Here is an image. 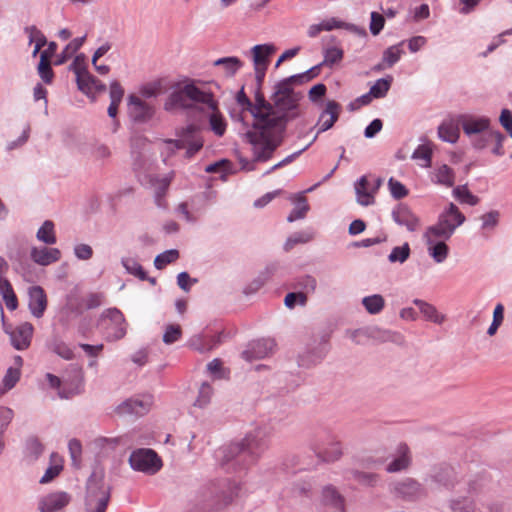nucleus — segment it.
Instances as JSON below:
<instances>
[{
  "label": "nucleus",
  "instance_id": "23",
  "mask_svg": "<svg viewBox=\"0 0 512 512\" xmlns=\"http://www.w3.org/2000/svg\"><path fill=\"white\" fill-rule=\"evenodd\" d=\"M28 308L35 318H41L47 308V296L41 286L35 285L28 289Z\"/></svg>",
  "mask_w": 512,
  "mask_h": 512
},
{
  "label": "nucleus",
  "instance_id": "34",
  "mask_svg": "<svg viewBox=\"0 0 512 512\" xmlns=\"http://www.w3.org/2000/svg\"><path fill=\"white\" fill-rule=\"evenodd\" d=\"M431 179L436 184L452 187L455 182V173L452 168L443 164L434 170Z\"/></svg>",
  "mask_w": 512,
  "mask_h": 512
},
{
  "label": "nucleus",
  "instance_id": "51",
  "mask_svg": "<svg viewBox=\"0 0 512 512\" xmlns=\"http://www.w3.org/2000/svg\"><path fill=\"white\" fill-rule=\"evenodd\" d=\"M38 73L41 79L49 84L51 83L54 73L51 68L50 61L48 59V56L46 55V52H42L40 55V62L38 65Z\"/></svg>",
  "mask_w": 512,
  "mask_h": 512
},
{
  "label": "nucleus",
  "instance_id": "30",
  "mask_svg": "<svg viewBox=\"0 0 512 512\" xmlns=\"http://www.w3.org/2000/svg\"><path fill=\"white\" fill-rule=\"evenodd\" d=\"M431 481L444 488L454 487L456 473L450 466H441L430 476Z\"/></svg>",
  "mask_w": 512,
  "mask_h": 512
},
{
  "label": "nucleus",
  "instance_id": "54",
  "mask_svg": "<svg viewBox=\"0 0 512 512\" xmlns=\"http://www.w3.org/2000/svg\"><path fill=\"white\" fill-rule=\"evenodd\" d=\"M51 350L65 360H71L74 356L72 349L68 344L60 339H54L50 344Z\"/></svg>",
  "mask_w": 512,
  "mask_h": 512
},
{
  "label": "nucleus",
  "instance_id": "62",
  "mask_svg": "<svg viewBox=\"0 0 512 512\" xmlns=\"http://www.w3.org/2000/svg\"><path fill=\"white\" fill-rule=\"evenodd\" d=\"M388 187L391 196L396 200H400L408 195V189L393 177L388 180Z\"/></svg>",
  "mask_w": 512,
  "mask_h": 512
},
{
  "label": "nucleus",
  "instance_id": "38",
  "mask_svg": "<svg viewBox=\"0 0 512 512\" xmlns=\"http://www.w3.org/2000/svg\"><path fill=\"white\" fill-rule=\"evenodd\" d=\"M176 212L182 216V218L188 222V223H196L201 214H202V210L198 207H195L193 205V201L188 202H181L177 208H176Z\"/></svg>",
  "mask_w": 512,
  "mask_h": 512
},
{
  "label": "nucleus",
  "instance_id": "47",
  "mask_svg": "<svg viewBox=\"0 0 512 512\" xmlns=\"http://www.w3.org/2000/svg\"><path fill=\"white\" fill-rule=\"evenodd\" d=\"M393 81L392 76L378 79L370 88V95L374 98H383L387 95Z\"/></svg>",
  "mask_w": 512,
  "mask_h": 512
},
{
  "label": "nucleus",
  "instance_id": "39",
  "mask_svg": "<svg viewBox=\"0 0 512 512\" xmlns=\"http://www.w3.org/2000/svg\"><path fill=\"white\" fill-rule=\"evenodd\" d=\"M45 377L50 387L58 390V396L62 399H69L80 393V390L78 388L70 389L67 388L65 385L62 386L61 379L55 376L54 374L47 373Z\"/></svg>",
  "mask_w": 512,
  "mask_h": 512
},
{
  "label": "nucleus",
  "instance_id": "28",
  "mask_svg": "<svg viewBox=\"0 0 512 512\" xmlns=\"http://www.w3.org/2000/svg\"><path fill=\"white\" fill-rule=\"evenodd\" d=\"M128 443V437L126 435L124 436H118V437H97L92 441V446L95 451H97L98 454H101L103 456L109 455L119 445H126Z\"/></svg>",
  "mask_w": 512,
  "mask_h": 512
},
{
  "label": "nucleus",
  "instance_id": "35",
  "mask_svg": "<svg viewBox=\"0 0 512 512\" xmlns=\"http://www.w3.org/2000/svg\"><path fill=\"white\" fill-rule=\"evenodd\" d=\"M274 52L272 45L263 44L255 45L252 48L253 63L254 67H265L267 68L269 57Z\"/></svg>",
  "mask_w": 512,
  "mask_h": 512
},
{
  "label": "nucleus",
  "instance_id": "25",
  "mask_svg": "<svg viewBox=\"0 0 512 512\" xmlns=\"http://www.w3.org/2000/svg\"><path fill=\"white\" fill-rule=\"evenodd\" d=\"M62 257V253L58 248L54 247H32L30 250L31 260L40 266H48L58 262Z\"/></svg>",
  "mask_w": 512,
  "mask_h": 512
},
{
  "label": "nucleus",
  "instance_id": "24",
  "mask_svg": "<svg viewBox=\"0 0 512 512\" xmlns=\"http://www.w3.org/2000/svg\"><path fill=\"white\" fill-rule=\"evenodd\" d=\"M327 446H313L316 456L324 462H335L339 460L343 454L342 446L334 435L327 436Z\"/></svg>",
  "mask_w": 512,
  "mask_h": 512
},
{
  "label": "nucleus",
  "instance_id": "4",
  "mask_svg": "<svg viewBox=\"0 0 512 512\" xmlns=\"http://www.w3.org/2000/svg\"><path fill=\"white\" fill-rule=\"evenodd\" d=\"M238 487L227 480L201 486L189 498L185 512H219L237 495Z\"/></svg>",
  "mask_w": 512,
  "mask_h": 512
},
{
  "label": "nucleus",
  "instance_id": "17",
  "mask_svg": "<svg viewBox=\"0 0 512 512\" xmlns=\"http://www.w3.org/2000/svg\"><path fill=\"white\" fill-rule=\"evenodd\" d=\"M341 113V105L334 100H329L326 103L325 109L321 112L317 126L318 131L310 142L314 143L319 134L331 129L337 122Z\"/></svg>",
  "mask_w": 512,
  "mask_h": 512
},
{
  "label": "nucleus",
  "instance_id": "21",
  "mask_svg": "<svg viewBox=\"0 0 512 512\" xmlns=\"http://www.w3.org/2000/svg\"><path fill=\"white\" fill-rule=\"evenodd\" d=\"M175 173L172 171L163 177L149 175L147 176L150 187L154 189L155 203L160 208L166 207L164 197L168 191V188L173 181Z\"/></svg>",
  "mask_w": 512,
  "mask_h": 512
},
{
  "label": "nucleus",
  "instance_id": "31",
  "mask_svg": "<svg viewBox=\"0 0 512 512\" xmlns=\"http://www.w3.org/2000/svg\"><path fill=\"white\" fill-rule=\"evenodd\" d=\"M413 303L419 308L427 321L440 325L446 320V316L439 313L434 305L421 299H414Z\"/></svg>",
  "mask_w": 512,
  "mask_h": 512
},
{
  "label": "nucleus",
  "instance_id": "46",
  "mask_svg": "<svg viewBox=\"0 0 512 512\" xmlns=\"http://www.w3.org/2000/svg\"><path fill=\"white\" fill-rule=\"evenodd\" d=\"M453 196L460 201L471 206H475L479 203V198L472 194L466 185H460L453 189Z\"/></svg>",
  "mask_w": 512,
  "mask_h": 512
},
{
  "label": "nucleus",
  "instance_id": "63",
  "mask_svg": "<svg viewBox=\"0 0 512 512\" xmlns=\"http://www.w3.org/2000/svg\"><path fill=\"white\" fill-rule=\"evenodd\" d=\"M297 288H301L306 293H313L317 287L316 278L311 275H303L296 279Z\"/></svg>",
  "mask_w": 512,
  "mask_h": 512
},
{
  "label": "nucleus",
  "instance_id": "16",
  "mask_svg": "<svg viewBox=\"0 0 512 512\" xmlns=\"http://www.w3.org/2000/svg\"><path fill=\"white\" fill-rule=\"evenodd\" d=\"M127 100L128 114L134 122L145 123L152 118L154 109L148 103L133 94L129 95Z\"/></svg>",
  "mask_w": 512,
  "mask_h": 512
},
{
  "label": "nucleus",
  "instance_id": "42",
  "mask_svg": "<svg viewBox=\"0 0 512 512\" xmlns=\"http://www.w3.org/2000/svg\"><path fill=\"white\" fill-rule=\"evenodd\" d=\"M215 66H222L225 74L229 77L234 76L243 66V62L235 56L219 58L214 62Z\"/></svg>",
  "mask_w": 512,
  "mask_h": 512
},
{
  "label": "nucleus",
  "instance_id": "14",
  "mask_svg": "<svg viewBox=\"0 0 512 512\" xmlns=\"http://www.w3.org/2000/svg\"><path fill=\"white\" fill-rule=\"evenodd\" d=\"M221 333L202 331L193 335L187 342V346L199 353H206L216 348L221 343Z\"/></svg>",
  "mask_w": 512,
  "mask_h": 512
},
{
  "label": "nucleus",
  "instance_id": "49",
  "mask_svg": "<svg viewBox=\"0 0 512 512\" xmlns=\"http://www.w3.org/2000/svg\"><path fill=\"white\" fill-rule=\"evenodd\" d=\"M411 249L409 243L405 242L401 246L394 247L388 255L390 263H404L410 256Z\"/></svg>",
  "mask_w": 512,
  "mask_h": 512
},
{
  "label": "nucleus",
  "instance_id": "20",
  "mask_svg": "<svg viewBox=\"0 0 512 512\" xmlns=\"http://www.w3.org/2000/svg\"><path fill=\"white\" fill-rule=\"evenodd\" d=\"M393 221L405 227L409 232H415L420 227V219L405 204H398L391 213Z\"/></svg>",
  "mask_w": 512,
  "mask_h": 512
},
{
  "label": "nucleus",
  "instance_id": "15",
  "mask_svg": "<svg viewBox=\"0 0 512 512\" xmlns=\"http://www.w3.org/2000/svg\"><path fill=\"white\" fill-rule=\"evenodd\" d=\"M152 404V395L145 394L125 400L118 406L117 410L120 414H134L142 416L150 410Z\"/></svg>",
  "mask_w": 512,
  "mask_h": 512
},
{
  "label": "nucleus",
  "instance_id": "32",
  "mask_svg": "<svg viewBox=\"0 0 512 512\" xmlns=\"http://www.w3.org/2000/svg\"><path fill=\"white\" fill-rule=\"evenodd\" d=\"M291 201L295 207L288 215L287 221L294 222L296 220L305 218L307 212L310 209L306 197H304L302 194H297L291 197Z\"/></svg>",
  "mask_w": 512,
  "mask_h": 512
},
{
  "label": "nucleus",
  "instance_id": "61",
  "mask_svg": "<svg viewBox=\"0 0 512 512\" xmlns=\"http://www.w3.org/2000/svg\"><path fill=\"white\" fill-rule=\"evenodd\" d=\"M89 154L96 161H104L110 157L111 151L105 144L95 143L91 146Z\"/></svg>",
  "mask_w": 512,
  "mask_h": 512
},
{
  "label": "nucleus",
  "instance_id": "22",
  "mask_svg": "<svg viewBox=\"0 0 512 512\" xmlns=\"http://www.w3.org/2000/svg\"><path fill=\"white\" fill-rule=\"evenodd\" d=\"M276 343L274 339L262 338L250 343L249 348L243 351L244 359L251 361L254 359H263L273 353Z\"/></svg>",
  "mask_w": 512,
  "mask_h": 512
},
{
  "label": "nucleus",
  "instance_id": "26",
  "mask_svg": "<svg viewBox=\"0 0 512 512\" xmlns=\"http://www.w3.org/2000/svg\"><path fill=\"white\" fill-rule=\"evenodd\" d=\"M460 114L445 119L438 127L439 138L448 143H456L460 136Z\"/></svg>",
  "mask_w": 512,
  "mask_h": 512
},
{
  "label": "nucleus",
  "instance_id": "48",
  "mask_svg": "<svg viewBox=\"0 0 512 512\" xmlns=\"http://www.w3.org/2000/svg\"><path fill=\"white\" fill-rule=\"evenodd\" d=\"M121 262L127 273L142 281L148 279L147 273L137 260L133 258H123Z\"/></svg>",
  "mask_w": 512,
  "mask_h": 512
},
{
  "label": "nucleus",
  "instance_id": "7",
  "mask_svg": "<svg viewBox=\"0 0 512 512\" xmlns=\"http://www.w3.org/2000/svg\"><path fill=\"white\" fill-rule=\"evenodd\" d=\"M111 486L102 470H94L86 482L85 512H106L111 498Z\"/></svg>",
  "mask_w": 512,
  "mask_h": 512
},
{
  "label": "nucleus",
  "instance_id": "53",
  "mask_svg": "<svg viewBox=\"0 0 512 512\" xmlns=\"http://www.w3.org/2000/svg\"><path fill=\"white\" fill-rule=\"evenodd\" d=\"M68 450L71 457L72 465L75 468H79L82 461V444L81 442L73 438L68 443Z\"/></svg>",
  "mask_w": 512,
  "mask_h": 512
},
{
  "label": "nucleus",
  "instance_id": "12",
  "mask_svg": "<svg viewBox=\"0 0 512 512\" xmlns=\"http://www.w3.org/2000/svg\"><path fill=\"white\" fill-rule=\"evenodd\" d=\"M0 315L4 331L9 334L13 347L17 350H24L29 347L33 335V325L24 322L11 330L5 323V316L2 306H0Z\"/></svg>",
  "mask_w": 512,
  "mask_h": 512
},
{
  "label": "nucleus",
  "instance_id": "13",
  "mask_svg": "<svg viewBox=\"0 0 512 512\" xmlns=\"http://www.w3.org/2000/svg\"><path fill=\"white\" fill-rule=\"evenodd\" d=\"M72 497L65 491H55L39 499L38 510L40 512H64L71 502Z\"/></svg>",
  "mask_w": 512,
  "mask_h": 512
},
{
  "label": "nucleus",
  "instance_id": "45",
  "mask_svg": "<svg viewBox=\"0 0 512 512\" xmlns=\"http://www.w3.org/2000/svg\"><path fill=\"white\" fill-rule=\"evenodd\" d=\"M432 147L430 144L419 145L412 154V159L420 160V166L428 168L432 163Z\"/></svg>",
  "mask_w": 512,
  "mask_h": 512
},
{
  "label": "nucleus",
  "instance_id": "19",
  "mask_svg": "<svg viewBox=\"0 0 512 512\" xmlns=\"http://www.w3.org/2000/svg\"><path fill=\"white\" fill-rule=\"evenodd\" d=\"M77 86L80 91L95 100L96 95L106 91V85L89 71L77 72Z\"/></svg>",
  "mask_w": 512,
  "mask_h": 512
},
{
  "label": "nucleus",
  "instance_id": "6",
  "mask_svg": "<svg viewBox=\"0 0 512 512\" xmlns=\"http://www.w3.org/2000/svg\"><path fill=\"white\" fill-rule=\"evenodd\" d=\"M298 82L299 80H290V77L279 82L275 86V91L272 96V102L275 104L279 116L283 121V127L286 130L287 124L301 116L299 109V100L301 95L296 93L291 88V83Z\"/></svg>",
  "mask_w": 512,
  "mask_h": 512
},
{
  "label": "nucleus",
  "instance_id": "3",
  "mask_svg": "<svg viewBox=\"0 0 512 512\" xmlns=\"http://www.w3.org/2000/svg\"><path fill=\"white\" fill-rule=\"evenodd\" d=\"M270 430L266 426H257L245 437L235 443L219 448L216 457L222 460V465L235 461L244 468L255 464L269 447Z\"/></svg>",
  "mask_w": 512,
  "mask_h": 512
},
{
  "label": "nucleus",
  "instance_id": "43",
  "mask_svg": "<svg viewBox=\"0 0 512 512\" xmlns=\"http://www.w3.org/2000/svg\"><path fill=\"white\" fill-rule=\"evenodd\" d=\"M403 44L404 42L402 41L395 45L389 46L384 50L382 59L384 60V63H386L390 68L393 67L404 54Z\"/></svg>",
  "mask_w": 512,
  "mask_h": 512
},
{
  "label": "nucleus",
  "instance_id": "50",
  "mask_svg": "<svg viewBox=\"0 0 512 512\" xmlns=\"http://www.w3.org/2000/svg\"><path fill=\"white\" fill-rule=\"evenodd\" d=\"M184 149L182 146V142L178 139H164L162 141L161 155L163 157V161L166 160L176 154L178 150Z\"/></svg>",
  "mask_w": 512,
  "mask_h": 512
},
{
  "label": "nucleus",
  "instance_id": "36",
  "mask_svg": "<svg viewBox=\"0 0 512 512\" xmlns=\"http://www.w3.org/2000/svg\"><path fill=\"white\" fill-rule=\"evenodd\" d=\"M36 238L45 245H54L57 242L54 222L51 220H45L38 229Z\"/></svg>",
  "mask_w": 512,
  "mask_h": 512
},
{
  "label": "nucleus",
  "instance_id": "11",
  "mask_svg": "<svg viewBox=\"0 0 512 512\" xmlns=\"http://www.w3.org/2000/svg\"><path fill=\"white\" fill-rule=\"evenodd\" d=\"M175 135L182 142V146L186 148L185 157L188 159L198 153L204 145L200 129L194 124L177 129Z\"/></svg>",
  "mask_w": 512,
  "mask_h": 512
},
{
  "label": "nucleus",
  "instance_id": "57",
  "mask_svg": "<svg viewBox=\"0 0 512 512\" xmlns=\"http://www.w3.org/2000/svg\"><path fill=\"white\" fill-rule=\"evenodd\" d=\"M505 140V136L499 130H493L487 139V146L494 142V147L492 149V153L496 156H502L504 154L503 142Z\"/></svg>",
  "mask_w": 512,
  "mask_h": 512
},
{
  "label": "nucleus",
  "instance_id": "44",
  "mask_svg": "<svg viewBox=\"0 0 512 512\" xmlns=\"http://www.w3.org/2000/svg\"><path fill=\"white\" fill-rule=\"evenodd\" d=\"M344 51L339 46L326 47L323 50V61L322 64L327 67H333L335 64L342 61Z\"/></svg>",
  "mask_w": 512,
  "mask_h": 512
},
{
  "label": "nucleus",
  "instance_id": "27",
  "mask_svg": "<svg viewBox=\"0 0 512 512\" xmlns=\"http://www.w3.org/2000/svg\"><path fill=\"white\" fill-rule=\"evenodd\" d=\"M393 491L406 499H416L424 495L423 486L412 478H406L393 485Z\"/></svg>",
  "mask_w": 512,
  "mask_h": 512
},
{
  "label": "nucleus",
  "instance_id": "2",
  "mask_svg": "<svg viewBox=\"0 0 512 512\" xmlns=\"http://www.w3.org/2000/svg\"><path fill=\"white\" fill-rule=\"evenodd\" d=\"M466 218L459 208L450 203L443 210L435 224L428 226L423 233V240L429 256L434 262L443 263L449 255V247L446 244L456 229L460 227Z\"/></svg>",
  "mask_w": 512,
  "mask_h": 512
},
{
  "label": "nucleus",
  "instance_id": "9",
  "mask_svg": "<svg viewBox=\"0 0 512 512\" xmlns=\"http://www.w3.org/2000/svg\"><path fill=\"white\" fill-rule=\"evenodd\" d=\"M98 325L103 329L106 340L117 341L127 333V322L118 308L105 309L99 319Z\"/></svg>",
  "mask_w": 512,
  "mask_h": 512
},
{
  "label": "nucleus",
  "instance_id": "1",
  "mask_svg": "<svg viewBox=\"0 0 512 512\" xmlns=\"http://www.w3.org/2000/svg\"><path fill=\"white\" fill-rule=\"evenodd\" d=\"M250 113L254 122L244 138L252 145L255 160L265 162L282 143L285 132L283 121L275 104L267 102L259 89L255 94V103L251 102Z\"/></svg>",
  "mask_w": 512,
  "mask_h": 512
},
{
  "label": "nucleus",
  "instance_id": "18",
  "mask_svg": "<svg viewBox=\"0 0 512 512\" xmlns=\"http://www.w3.org/2000/svg\"><path fill=\"white\" fill-rule=\"evenodd\" d=\"M213 105L203 104L200 112L207 114L211 131L218 137H222L227 129V122L218 108V102L212 94Z\"/></svg>",
  "mask_w": 512,
  "mask_h": 512
},
{
  "label": "nucleus",
  "instance_id": "37",
  "mask_svg": "<svg viewBox=\"0 0 512 512\" xmlns=\"http://www.w3.org/2000/svg\"><path fill=\"white\" fill-rule=\"evenodd\" d=\"M63 470V460L57 453L50 455V466L40 479L41 484H46L55 479Z\"/></svg>",
  "mask_w": 512,
  "mask_h": 512
},
{
  "label": "nucleus",
  "instance_id": "10",
  "mask_svg": "<svg viewBox=\"0 0 512 512\" xmlns=\"http://www.w3.org/2000/svg\"><path fill=\"white\" fill-rule=\"evenodd\" d=\"M129 464L135 471L154 475L162 468V460L158 454L149 448L134 450L129 456Z\"/></svg>",
  "mask_w": 512,
  "mask_h": 512
},
{
  "label": "nucleus",
  "instance_id": "29",
  "mask_svg": "<svg viewBox=\"0 0 512 512\" xmlns=\"http://www.w3.org/2000/svg\"><path fill=\"white\" fill-rule=\"evenodd\" d=\"M411 463L410 449L405 443H400L396 448V457L391 461L386 470L390 473L406 469Z\"/></svg>",
  "mask_w": 512,
  "mask_h": 512
},
{
  "label": "nucleus",
  "instance_id": "8",
  "mask_svg": "<svg viewBox=\"0 0 512 512\" xmlns=\"http://www.w3.org/2000/svg\"><path fill=\"white\" fill-rule=\"evenodd\" d=\"M460 123L464 134L469 138L473 148L476 150L487 148V139L494 130L489 117L460 114Z\"/></svg>",
  "mask_w": 512,
  "mask_h": 512
},
{
  "label": "nucleus",
  "instance_id": "41",
  "mask_svg": "<svg viewBox=\"0 0 512 512\" xmlns=\"http://www.w3.org/2000/svg\"><path fill=\"white\" fill-rule=\"evenodd\" d=\"M322 501L325 505H330L336 509L343 510L344 500L338 491L331 485L324 487L322 491Z\"/></svg>",
  "mask_w": 512,
  "mask_h": 512
},
{
  "label": "nucleus",
  "instance_id": "60",
  "mask_svg": "<svg viewBox=\"0 0 512 512\" xmlns=\"http://www.w3.org/2000/svg\"><path fill=\"white\" fill-rule=\"evenodd\" d=\"M19 378H20V370L18 368H13V367L8 368V370L6 371V374L2 380V385H3L2 392L12 389L19 381Z\"/></svg>",
  "mask_w": 512,
  "mask_h": 512
},
{
  "label": "nucleus",
  "instance_id": "52",
  "mask_svg": "<svg viewBox=\"0 0 512 512\" xmlns=\"http://www.w3.org/2000/svg\"><path fill=\"white\" fill-rule=\"evenodd\" d=\"M179 258V251L176 249L166 250L156 256L154 265L157 269H163L166 265L176 261Z\"/></svg>",
  "mask_w": 512,
  "mask_h": 512
},
{
  "label": "nucleus",
  "instance_id": "56",
  "mask_svg": "<svg viewBox=\"0 0 512 512\" xmlns=\"http://www.w3.org/2000/svg\"><path fill=\"white\" fill-rule=\"evenodd\" d=\"M86 35L82 37L74 38L70 43L66 45L62 52V58L58 61V63H63L67 58L71 57L74 53H76L85 43Z\"/></svg>",
  "mask_w": 512,
  "mask_h": 512
},
{
  "label": "nucleus",
  "instance_id": "33",
  "mask_svg": "<svg viewBox=\"0 0 512 512\" xmlns=\"http://www.w3.org/2000/svg\"><path fill=\"white\" fill-rule=\"evenodd\" d=\"M355 193L357 202L362 206H369L374 203V196L368 190V181L366 176H361L355 183Z\"/></svg>",
  "mask_w": 512,
  "mask_h": 512
},
{
  "label": "nucleus",
  "instance_id": "59",
  "mask_svg": "<svg viewBox=\"0 0 512 512\" xmlns=\"http://www.w3.org/2000/svg\"><path fill=\"white\" fill-rule=\"evenodd\" d=\"M450 508L453 512H475V504L468 498L451 500Z\"/></svg>",
  "mask_w": 512,
  "mask_h": 512
},
{
  "label": "nucleus",
  "instance_id": "5",
  "mask_svg": "<svg viewBox=\"0 0 512 512\" xmlns=\"http://www.w3.org/2000/svg\"><path fill=\"white\" fill-rule=\"evenodd\" d=\"M203 104L213 105L212 92L200 89L194 83H187L170 93L164 109L169 112L176 109L200 111Z\"/></svg>",
  "mask_w": 512,
  "mask_h": 512
},
{
  "label": "nucleus",
  "instance_id": "55",
  "mask_svg": "<svg viewBox=\"0 0 512 512\" xmlns=\"http://www.w3.org/2000/svg\"><path fill=\"white\" fill-rule=\"evenodd\" d=\"M212 395V386L207 382L202 383V385L199 388L198 397L195 401V406H198L200 408L206 407L210 403Z\"/></svg>",
  "mask_w": 512,
  "mask_h": 512
},
{
  "label": "nucleus",
  "instance_id": "58",
  "mask_svg": "<svg viewBox=\"0 0 512 512\" xmlns=\"http://www.w3.org/2000/svg\"><path fill=\"white\" fill-rule=\"evenodd\" d=\"M312 483L310 480H300L299 482L293 483L290 488H288L287 493L292 497L304 496L308 495L311 491Z\"/></svg>",
  "mask_w": 512,
  "mask_h": 512
},
{
  "label": "nucleus",
  "instance_id": "40",
  "mask_svg": "<svg viewBox=\"0 0 512 512\" xmlns=\"http://www.w3.org/2000/svg\"><path fill=\"white\" fill-rule=\"evenodd\" d=\"M365 310L371 315L379 314L385 307V300L380 294L365 296L361 301Z\"/></svg>",
  "mask_w": 512,
  "mask_h": 512
},
{
  "label": "nucleus",
  "instance_id": "64",
  "mask_svg": "<svg viewBox=\"0 0 512 512\" xmlns=\"http://www.w3.org/2000/svg\"><path fill=\"white\" fill-rule=\"evenodd\" d=\"M312 239V235L307 232H297L288 237L284 244V249L286 251H289L292 249L296 244L299 243H307Z\"/></svg>",
  "mask_w": 512,
  "mask_h": 512
}]
</instances>
